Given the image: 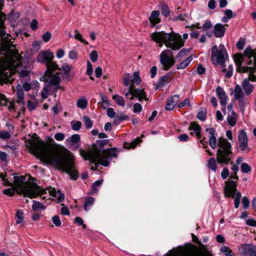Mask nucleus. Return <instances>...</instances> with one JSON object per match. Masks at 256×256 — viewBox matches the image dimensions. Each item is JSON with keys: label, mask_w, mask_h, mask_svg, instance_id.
<instances>
[{"label": "nucleus", "mask_w": 256, "mask_h": 256, "mask_svg": "<svg viewBox=\"0 0 256 256\" xmlns=\"http://www.w3.org/2000/svg\"><path fill=\"white\" fill-rule=\"evenodd\" d=\"M131 82V76L128 73L124 74L123 78V84L126 86H128Z\"/></svg>", "instance_id": "obj_44"}, {"label": "nucleus", "mask_w": 256, "mask_h": 256, "mask_svg": "<svg viewBox=\"0 0 256 256\" xmlns=\"http://www.w3.org/2000/svg\"><path fill=\"white\" fill-rule=\"evenodd\" d=\"M54 58L53 53L49 50L41 52L36 57L38 62L45 64L46 66V70L45 72L46 76L49 78L51 77L48 86L58 84L60 82V72H56L53 74L55 70H60L56 62L52 61Z\"/></svg>", "instance_id": "obj_4"}, {"label": "nucleus", "mask_w": 256, "mask_h": 256, "mask_svg": "<svg viewBox=\"0 0 256 256\" xmlns=\"http://www.w3.org/2000/svg\"><path fill=\"white\" fill-rule=\"evenodd\" d=\"M240 168L244 173H248L252 170L251 167L246 163L242 164Z\"/></svg>", "instance_id": "obj_48"}, {"label": "nucleus", "mask_w": 256, "mask_h": 256, "mask_svg": "<svg viewBox=\"0 0 256 256\" xmlns=\"http://www.w3.org/2000/svg\"><path fill=\"white\" fill-rule=\"evenodd\" d=\"M32 207L34 211H38L40 210H44L46 208L44 206L36 200H33V204Z\"/></svg>", "instance_id": "obj_35"}, {"label": "nucleus", "mask_w": 256, "mask_h": 256, "mask_svg": "<svg viewBox=\"0 0 256 256\" xmlns=\"http://www.w3.org/2000/svg\"><path fill=\"white\" fill-rule=\"evenodd\" d=\"M192 48H183L180 50L176 55V58H180L186 56L188 53L190 52Z\"/></svg>", "instance_id": "obj_53"}, {"label": "nucleus", "mask_w": 256, "mask_h": 256, "mask_svg": "<svg viewBox=\"0 0 256 256\" xmlns=\"http://www.w3.org/2000/svg\"><path fill=\"white\" fill-rule=\"evenodd\" d=\"M218 148L216 152V161L218 163L228 164L230 162L232 165V170L234 173H236L239 170V167L231 161L232 154L231 144L224 138L220 137L218 140Z\"/></svg>", "instance_id": "obj_7"}, {"label": "nucleus", "mask_w": 256, "mask_h": 256, "mask_svg": "<svg viewBox=\"0 0 256 256\" xmlns=\"http://www.w3.org/2000/svg\"><path fill=\"white\" fill-rule=\"evenodd\" d=\"M13 178L15 181L14 190L18 194H22L24 197L32 198L46 194V190L38 186L36 184L30 185L25 182L26 178L23 176H14Z\"/></svg>", "instance_id": "obj_6"}, {"label": "nucleus", "mask_w": 256, "mask_h": 256, "mask_svg": "<svg viewBox=\"0 0 256 256\" xmlns=\"http://www.w3.org/2000/svg\"><path fill=\"white\" fill-rule=\"evenodd\" d=\"M88 104V102L86 98L84 97H81L78 100L76 106L80 108L85 109L86 108Z\"/></svg>", "instance_id": "obj_31"}, {"label": "nucleus", "mask_w": 256, "mask_h": 256, "mask_svg": "<svg viewBox=\"0 0 256 256\" xmlns=\"http://www.w3.org/2000/svg\"><path fill=\"white\" fill-rule=\"evenodd\" d=\"M2 52V56L0 58V84L8 83L10 78L8 76L3 78L4 70L5 69H12L14 71L18 73L20 78H25L29 75L30 70L25 68L18 70L20 66L22 64V56L19 54L14 44H6L1 48Z\"/></svg>", "instance_id": "obj_2"}, {"label": "nucleus", "mask_w": 256, "mask_h": 256, "mask_svg": "<svg viewBox=\"0 0 256 256\" xmlns=\"http://www.w3.org/2000/svg\"><path fill=\"white\" fill-rule=\"evenodd\" d=\"M134 97L138 98V100L141 102L142 100H148L146 93L144 89L137 88L132 92V96L130 98V100H132Z\"/></svg>", "instance_id": "obj_17"}, {"label": "nucleus", "mask_w": 256, "mask_h": 256, "mask_svg": "<svg viewBox=\"0 0 256 256\" xmlns=\"http://www.w3.org/2000/svg\"><path fill=\"white\" fill-rule=\"evenodd\" d=\"M224 14L227 18L229 19L236 16V14H233L232 11L230 9L226 10L224 11Z\"/></svg>", "instance_id": "obj_62"}, {"label": "nucleus", "mask_w": 256, "mask_h": 256, "mask_svg": "<svg viewBox=\"0 0 256 256\" xmlns=\"http://www.w3.org/2000/svg\"><path fill=\"white\" fill-rule=\"evenodd\" d=\"M227 121L230 126H233L236 124V117L235 116H230L229 115L227 118Z\"/></svg>", "instance_id": "obj_50"}, {"label": "nucleus", "mask_w": 256, "mask_h": 256, "mask_svg": "<svg viewBox=\"0 0 256 256\" xmlns=\"http://www.w3.org/2000/svg\"><path fill=\"white\" fill-rule=\"evenodd\" d=\"M142 106L139 103H136L134 105L133 112L134 113H140L142 111Z\"/></svg>", "instance_id": "obj_56"}, {"label": "nucleus", "mask_w": 256, "mask_h": 256, "mask_svg": "<svg viewBox=\"0 0 256 256\" xmlns=\"http://www.w3.org/2000/svg\"><path fill=\"white\" fill-rule=\"evenodd\" d=\"M242 197V194L240 192H237L234 194V208H238L240 204V200Z\"/></svg>", "instance_id": "obj_36"}, {"label": "nucleus", "mask_w": 256, "mask_h": 256, "mask_svg": "<svg viewBox=\"0 0 256 256\" xmlns=\"http://www.w3.org/2000/svg\"><path fill=\"white\" fill-rule=\"evenodd\" d=\"M4 0H0V36L2 38L5 37L6 32L5 31L4 21L6 19V15L2 12L4 6Z\"/></svg>", "instance_id": "obj_14"}, {"label": "nucleus", "mask_w": 256, "mask_h": 256, "mask_svg": "<svg viewBox=\"0 0 256 256\" xmlns=\"http://www.w3.org/2000/svg\"><path fill=\"white\" fill-rule=\"evenodd\" d=\"M220 50L218 48L216 45L214 46L212 50V58L214 60L216 58V61L213 62L214 65L220 64L222 68L226 66L225 64V56H228L226 49L223 44H220L219 46Z\"/></svg>", "instance_id": "obj_8"}, {"label": "nucleus", "mask_w": 256, "mask_h": 256, "mask_svg": "<svg viewBox=\"0 0 256 256\" xmlns=\"http://www.w3.org/2000/svg\"><path fill=\"white\" fill-rule=\"evenodd\" d=\"M74 32L76 34L74 35V38L76 40H80L81 42L83 43L84 44H88V42L84 39L82 38V34L78 32L77 30H74Z\"/></svg>", "instance_id": "obj_46"}, {"label": "nucleus", "mask_w": 256, "mask_h": 256, "mask_svg": "<svg viewBox=\"0 0 256 256\" xmlns=\"http://www.w3.org/2000/svg\"><path fill=\"white\" fill-rule=\"evenodd\" d=\"M206 110L203 107H201L200 108L197 114L196 118L198 120L204 121L206 119Z\"/></svg>", "instance_id": "obj_28"}, {"label": "nucleus", "mask_w": 256, "mask_h": 256, "mask_svg": "<svg viewBox=\"0 0 256 256\" xmlns=\"http://www.w3.org/2000/svg\"><path fill=\"white\" fill-rule=\"evenodd\" d=\"M162 14L165 17H168L170 14V10L168 6L164 3H161L159 5Z\"/></svg>", "instance_id": "obj_26"}, {"label": "nucleus", "mask_w": 256, "mask_h": 256, "mask_svg": "<svg viewBox=\"0 0 256 256\" xmlns=\"http://www.w3.org/2000/svg\"><path fill=\"white\" fill-rule=\"evenodd\" d=\"M234 58L236 65L238 66H240L244 60V56L240 53H238L234 54Z\"/></svg>", "instance_id": "obj_34"}, {"label": "nucleus", "mask_w": 256, "mask_h": 256, "mask_svg": "<svg viewBox=\"0 0 256 256\" xmlns=\"http://www.w3.org/2000/svg\"><path fill=\"white\" fill-rule=\"evenodd\" d=\"M98 54L96 51L92 50L90 54V59L92 62H96L98 60Z\"/></svg>", "instance_id": "obj_59"}, {"label": "nucleus", "mask_w": 256, "mask_h": 256, "mask_svg": "<svg viewBox=\"0 0 256 256\" xmlns=\"http://www.w3.org/2000/svg\"><path fill=\"white\" fill-rule=\"evenodd\" d=\"M112 98L116 100V102L118 105L122 106L125 105V101L123 97L120 96L118 94H115L112 96Z\"/></svg>", "instance_id": "obj_38"}, {"label": "nucleus", "mask_w": 256, "mask_h": 256, "mask_svg": "<svg viewBox=\"0 0 256 256\" xmlns=\"http://www.w3.org/2000/svg\"><path fill=\"white\" fill-rule=\"evenodd\" d=\"M71 125L74 130H78L81 128L82 122L80 121H72L71 122Z\"/></svg>", "instance_id": "obj_47"}, {"label": "nucleus", "mask_w": 256, "mask_h": 256, "mask_svg": "<svg viewBox=\"0 0 256 256\" xmlns=\"http://www.w3.org/2000/svg\"><path fill=\"white\" fill-rule=\"evenodd\" d=\"M132 82L136 85H139L141 82V78L138 72H135L133 74Z\"/></svg>", "instance_id": "obj_42"}, {"label": "nucleus", "mask_w": 256, "mask_h": 256, "mask_svg": "<svg viewBox=\"0 0 256 256\" xmlns=\"http://www.w3.org/2000/svg\"><path fill=\"white\" fill-rule=\"evenodd\" d=\"M82 120L84 123L86 127L87 128L90 129L92 128L93 124V122L88 116H84L82 117Z\"/></svg>", "instance_id": "obj_39"}, {"label": "nucleus", "mask_w": 256, "mask_h": 256, "mask_svg": "<svg viewBox=\"0 0 256 256\" xmlns=\"http://www.w3.org/2000/svg\"><path fill=\"white\" fill-rule=\"evenodd\" d=\"M62 68L64 71V78H69L71 66L67 63H64L62 66Z\"/></svg>", "instance_id": "obj_29"}, {"label": "nucleus", "mask_w": 256, "mask_h": 256, "mask_svg": "<svg viewBox=\"0 0 256 256\" xmlns=\"http://www.w3.org/2000/svg\"><path fill=\"white\" fill-rule=\"evenodd\" d=\"M160 12L158 10H153L148 19L150 22V26L154 28L157 24L160 22V19L158 18Z\"/></svg>", "instance_id": "obj_20"}, {"label": "nucleus", "mask_w": 256, "mask_h": 256, "mask_svg": "<svg viewBox=\"0 0 256 256\" xmlns=\"http://www.w3.org/2000/svg\"><path fill=\"white\" fill-rule=\"evenodd\" d=\"M192 60V55L188 56L186 60H183L177 66L178 70L184 69L187 67Z\"/></svg>", "instance_id": "obj_25"}, {"label": "nucleus", "mask_w": 256, "mask_h": 256, "mask_svg": "<svg viewBox=\"0 0 256 256\" xmlns=\"http://www.w3.org/2000/svg\"><path fill=\"white\" fill-rule=\"evenodd\" d=\"M212 24L210 20H206L205 22L202 25V30L206 31V30H209L210 28H212Z\"/></svg>", "instance_id": "obj_52"}, {"label": "nucleus", "mask_w": 256, "mask_h": 256, "mask_svg": "<svg viewBox=\"0 0 256 256\" xmlns=\"http://www.w3.org/2000/svg\"><path fill=\"white\" fill-rule=\"evenodd\" d=\"M80 140V136L78 134H73L70 137V140L74 144H78Z\"/></svg>", "instance_id": "obj_60"}, {"label": "nucleus", "mask_w": 256, "mask_h": 256, "mask_svg": "<svg viewBox=\"0 0 256 256\" xmlns=\"http://www.w3.org/2000/svg\"><path fill=\"white\" fill-rule=\"evenodd\" d=\"M103 182V180H99L96 181L94 182L91 186V190L93 192H98V188H96L97 186H100Z\"/></svg>", "instance_id": "obj_40"}, {"label": "nucleus", "mask_w": 256, "mask_h": 256, "mask_svg": "<svg viewBox=\"0 0 256 256\" xmlns=\"http://www.w3.org/2000/svg\"><path fill=\"white\" fill-rule=\"evenodd\" d=\"M189 130H194V132H200L202 128L196 122H192L190 124V126L188 128Z\"/></svg>", "instance_id": "obj_32"}, {"label": "nucleus", "mask_w": 256, "mask_h": 256, "mask_svg": "<svg viewBox=\"0 0 256 256\" xmlns=\"http://www.w3.org/2000/svg\"><path fill=\"white\" fill-rule=\"evenodd\" d=\"M27 146L30 152L47 164L62 170L70 176V178L76 180L78 174L74 168L72 158H68L58 151L54 146L41 140L30 141Z\"/></svg>", "instance_id": "obj_1"}, {"label": "nucleus", "mask_w": 256, "mask_h": 256, "mask_svg": "<svg viewBox=\"0 0 256 256\" xmlns=\"http://www.w3.org/2000/svg\"><path fill=\"white\" fill-rule=\"evenodd\" d=\"M192 240L194 242L198 244L201 249V250L202 252L203 253L204 252L205 250H208V248H206V246L202 244L201 242H200L198 238L194 234H192Z\"/></svg>", "instance_id": "obj_37"}, {"label": "nucleus", "mask_w": 256, "mask_h": 256, "mask_svg": "<svg viewBox=\"0 0 256 256\" xmlns=\"http://www.w3.org/2000/svg\"><path fill=\"white\" fill-rule=\"evenodd\" d=\"M16 218L18 219L16 221V224H20L24 218L23 212L20 210H18L16 214Z\"/></svg>", "instance_id": "obj_43"}, {"label": "nucleus", "mask_w": 256, "mask_h": 256, "mask_svg": "<svg viewBox=\"0 0 256 256\" xmlns=\"http://www.w3.org/2000/svg\"><path fill=\"white\" fill-rule=\"evenodd\" d=\"M94 201V198L92 197L86 198L84 204V210L87 212L90 209L89 207L93 205Z\"/></svg>", "instance_id": "obj_27"}, {"label": "nucleus", "mask_w": 256, "mask_h": 256, "mask_svg": "<svg viewBox=\"0 0 256 256\" xmlns=\"http://www.w3.org/2000/svg\"><path fill=\"white\" fill-rule=\"evenodd\" d=\"M102 102V108L104 109H106L110 105L108 100L106 96L104 95H101Z\"/></svg>", "instance_id": "obj_51"}, {"label": "nucleus", "mask_w": 256, "mask_h": 256, "mask_svg": "<svg viewBox=\"0 0 256 256\" xmlns=\"http://www.w3.org/2000/svg\"><path fill=\"white\" fill-rule=\"evenodd\" d=\"M206 132H208L210 136L208 140V144L212 149H214L216 146V138L215 136V130L213 128H206Z\"/></svg>", "instance_id": "obj_18"}, {"label": "nucleus", "mask_w": 256, "mask_h": 256, "mask_svg": "<svg viewBox=\"0 0 256 256\" xmlns=\"http://www.w3.org/2000/svg\"><path fill=\"white\" fill-rule=\"evenodd\" d=\"M238 250L242 256H256V246L254 244H242L238 247Z\"/></svg>", "instance_id": "obj_10"}, {"label": "nucleus", "mask_w": 256, "mask_h": 256, "mask_svg": "<svg viewBox=\"0 0 256 256\" xmlns=\"http://www.w3.org/2000/svg\"><path fill=\"white\" fill-rule=\"evenodd\" d=\"M256 53V49L252 50L250 46L247 47L244 52V56L248 57L249 59L248 62V65H252V58L253 57L254 54Z\"/></svg>", "instance_id": "obj_22"}, {"label": "nucleus", "mask_w": 256, "mask_h": 256, "mask_svg": "<svg viewBox=\"0 0 256 256\" xmlns=\"http://www.w3.org/2000/svg\"><path fill=\"white\" fill-rule=\"evenodd\" d=\"M250 81L256 82V75L249 76L248 78L244 79L242 86L246 96H249L254 90V86L250 84Z\"/></svg>", "instance_id": "obj_11"}, {"label": "nucleus", "mask_w": 256, "mask_h": 256, "mask_svg": "<svg viewBox=\"0 0 256 256\" xmlns=\"http://www.w3.org/2000/svg\"><path fill=\"white\" fill-rule=\"evenodd\" d=\"M150 37L152 40L160 44V47L162 46V43H164L167 48L173 50H178L184 46V41L181 36L174 32L168 34L164 31L154 32L151 34Z\"/></svg>", "instance_id": "obj_5"}, {"label": "nucleus", "mask_w": 256, "mask_h": 256, "mask_svg": "<svg viewBox=\"0 0 256 256\" xmlns=\"http://www.w3.org/2000/svg\"><path fill=\"white\" fill-rule=\"evenodd\" d=\"M223 68L224 69L222 70V71L226 72V76H225L226 78H231L232 76V72H233V68H232V64H230L228 66V70H226L224 68Z\"/></svg>", "instance_id": "obj_45"}, {"label": "nucleus", "mask_w": 256, "mask_h": 256, "mask_svg": "<svg viewBox=\"0 0 256 256\" xmlns=\"http://www.w3.org/2000/svg\"><path fill=\"white\" fill-rule=\"evenodd\" d=\"M236 70L238 72H249V76L250 74L255 75L256 68V67H250V66H242V65L240 66H238L236 68Z\"/></svg>", "instance_id": "obj_23"}, {"label": "nucleus", "mask_w": 256, "mask_h": 256, "mask_svg": "<svg viewBox=\"0 0 256 256\" xmlns=\"http://www.w3.org/2000/svg\"><path fill=\"white\" fill-rule=\"evenodd\" d=\"M226 30L224 24L218 23L214 26L213 32L216 38H222L224 36Z\"/></svg>", "instance_id": "obj_16"}, {"label": "nucleus", "mask_w": 256, "mask_h": 256, "mask_svg": "<svg viewBox=\"0 0 256 256\" xmlns=\"http://www.w3.org/2000/svg\"><path fill=\"white\" fill-rule=\"evenodd\" d=\"M237 182L232 180L226 182V186L224 188V196L234 198V193L238 192L236 188Z\"/></svg>", "instance_id": "obj_12"}, {"label": "nucleus", "mask_w": 256, "mask_h": 256, "mask_svg": "<svg viewBox=\"0 0 256 256\" xmlns=\"http://www.w3.org/2000/svg\"><path fill=\"white\" fill-rule=\"evenodd\" d=\"M109 143L108 140H97L96 143L92 144V150L86 152L80 148V154L84 158V160H88L90 163L95 164L96 166L98 164L108 166L110 160L112 158H117V154L122 150L121 148L117 149L116 148L104 150V146Z\"/></svg>", "instance_id": "obj_3"}, {"label": "nucleus", "mask_w": 256, "mask_h": 256, "mask_svg": "<svg viewBox=\"0 0 256 256\" xmlns=\"http://www.w3.org/2000/svg\"><path fill=\"white\" fill-rule=\"evenodd\" d=\"M93 73V68L92 64L89 60L87 61L86 74L88 76H92Z\"/></svg>", "instance_id": "obj_58"}, {"label": "nucleus", "mask_w": 256, "mask_h": 256, "mask_svg": "<svg viewBox=\"0 0 256 256\" xmlns=\"http://www.w3.org/2000/svg\"><path fill=\"white\" fill-rule=\"evenodd\" d=\"M216 92L218 98L220 99L221 105L224 107V109L228 99L225 92L222 88L218 86L216 88Z\"/></svg>", "instance_id": "obj_15"}, {"label": "nucleus", "mask_w": 256, "mask_h": 256, "mask_svg": "<svg viewBox=\"0 0 256 256\" xmlns=\"http://www.w3.org/2000/svg\"><path fill=\"white\" fill-rule=\"evenodd\" d=\"M172 72H168L166 75L162 76L159 80L157 86L158 88H162L172 80Z\"/></svg>", "instance_id": "obj_21"}, {"label": "nucleus", "mask_w": 256, "mask_h": 256, "mask_svg": "<svg viewBox=\"0 0 256 256\" xmlns=\"http://www.w3.org/2000/svg\"><path fill=\"white\" fill-rule=\"evenodd\" d=\"M239 147L242 151H244L248 150L250 151V148L248 147V139L246 132L244 130H240L238 136Z\"/></svg>", "instance_id": "obj_13"}, {"label": "nucleus", "mask_w": 256, "mask_h": 256, "mask_svg": "<svg viewBox=\"0 0 256 256\" xmlns=\"http://www.w3.org/2000/svg\"><path fill=\"white\" fill-rule=\"evenodd\" d=\"M141 142L142 140L140 139V138H137L130 144H128L127 142H124V146L127 149H129L130 148H134L138 144Z\"/></svg>", "instance_id": "obj_30"}, {"label": "nucleus", "mask_w": 256, "mask_h": 256, "mask_svg": "<svg viewBox=\"0 0 256 256\" xmlns=\"http://www.w3.org/2000/svg\"><path fill=\"white\" fill-rule=\"evenodd\" d=\"M244 98V94L239 84H236L234 88V98L236 100L242 99Z\"/></svg>", "instance_id": "obj_24"}, {"label": "nucleus", "mask_w": 256, "mask_h": 256, "mask_svg": "<svg viewBox=\"0 0 256 256\" xmlns=\"http://www.w3.org/2000/svg\"><path fill=\"white\" fill-rule=\"evenodd\" d=\"M207 166L210 169L216 172L218 167L215 158H210L208 162Z\"/></svg>", "instance_id": "obj_33"}, {"label": "nucleus", "mask_w": 256, "mask_h": 256, "mask_svg": "<svg viewBox=\"0 0 256 256\" xmlns=\"http://www.w3.org/2000/svg\"><path fill=\"white\" fill-rule=\"evenodd\" d=\"M10 138V134L9 132L7 131H0V138L3 140L8 139Z\"/></svg>", "instance_id": "obj_57"}, {"label": "nucleus", "mask_w": 256, "mask_h": 256, "mask_svg": "<svg viewBox=\"0 0 256 256\" xmlns=\"http://www.w3.org/2000/svg\"><path fill=\"white\" fill-rule=\"evenodd\" d=\"M178 100V95H174L171 96L168 100L165 106V109L167 110H172L176 105Z\"/></svg>", "instance_id": "obj_19"}, {"label": "nucleus", "mask_w": 256, "mask_h": 256, "mask_svg": "<svg viewBox=\"0 0 256 256\" xmlns=\"http://www.w3.org/2000/svg\"><path fill=\"white\" fill-rule=\"evenodd\" d=\"M160 62L164 70H168L174 65L175 60L172 57V52L171 50H166L160 54Z\"/></svg>", "instance_id": "obj_9"}, {"label": "nucleus", "mask_w": 256, "mask_h": 256, "mask_svg": "<svg viewBox=\"0 0 256 256\" xmlns=\"http://www.w3.org/2000/svg\"><path fill=\"white\" fill-rule=\"evenodd\" d=\"M52 220L54 224L56 226L59 227L61 226V222L60 217L58 216H54L52 218Z\"/></svg>", "instance_id": "obj_55"}, {"label": "nucleus", "mask_w": 256, "mask_h": 256, "mask_svg": "<svg viewBox=\"0 0 256 256\" xmlns=\"http://www.w3.org/2000/svg\"><path fill=\"white\" fill-rule=\"evenodd\" d=\"M245 44V40L243 38H240L238 42H236V46L238 48V49L242 50L244 48Z\"/></svg>", "instance_id": "obj_49"}, {"label": "nucleus", "mask_w": 256, "mask_h": 256, "mask_svg": "<svg viewBox=\"0 0 256 256\" xmlns=\"http://www.w3.org/2000/svg\"><path fill=\"white\" fill-rule=\"evenodd\" d=\"M52 34L49 32H46L42 36V38L44 42H48L51 38Z\"/></svg>", "instance_id": "obj_61"}, {"label": "nucleus", "mask_w": 256, "mask_h": 256, "mask_svg": "<svg viewBox=\"0 0 256 256\" xmlns=\"http://www.w3.org/2000/svg\"><path fill=\"white\" fill-rule=\"evenodd\" d=\"M230 174L229 170L227 168H224L222 173L221 176L224 180L226 179Z\"/></svg>", "instance_id": "obj_63"}, {"label": "nucleus", "mask_w": 256, "mask_h": 256, "mask_svg": "<svg viewBox=\"0 0 256 256\" xmlns=\"http://www.w3.org/2000/svg\"><path fill=\"white\" fill-rule=\"evenodd\" d=\"M222 252L226 256H232V252L229 247L223 246L220 248Z\"/></svg>", "instance_id": "obj_41"}, {"label": "nucleus", "mask_w": 256, "mask_h": 256, "mask_svg": "<svg viewBox=\"0 0 256 256\" xmlns=\"http://www.w3.org/2000/svg\"><path fill=\"white\" fill-rule=\"evenodd\" d=\"M197 72L198 74H202L206 72V68L201 64H199L196 68Z\"/></svg>", "instance_id": "obj_64"}, {"label": "nucleus", "mask_w": 256, "mask_h": 256, "mask_svg": "<svg viewBox=\"0 0 256 256\" xmlns=\"http://www.w3.org/2000/svg\"><path fill=\"white\" fill-rule=\"evenodd\" d=\"M250 202L246 196H244L242 199V208L244 210H246L250 206Z\"/></svg>", "instance_id": "obj_54"}]
</instances>
